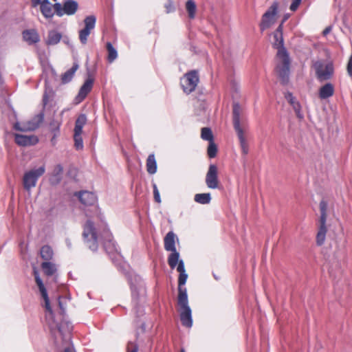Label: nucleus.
I'll return each mask as SVG.
<instances>
[{
  "label": "nucleus",
  "instance_id": "1",
  "mask_svg": "<svg viewBox=\"0 0 352 352\" xmlns=\"http://www.w3.org/2000/svg\"><path fill=\"white\" fill-rule=\"evenodd\" d=\"M131 293L133 310L137 318L144 314L146 298V284L143 278L133 271L125 272Z\"/></svg>",
  "mask_w": 352,
  "mask_h": 352
},
{
  "label": "nucleus",
  "instance_id": "2",
  "mask_svg": "<svg viewBox=\"0 0 352 352\" xmlns=\"http://www.w3.org/2000/svg\"><path fill=\"white\" fill-rule=\"evenodd\" d=\"M188 277L186 271L179 273L177 303L180 307L179 318L182 326L191 328L193 324L192 309L189 306L187 289L185 287Z\"/></svg>",
  "mask_w": 352,
  "mask_h": 352
},
{
  "label": "nucleus",
  "instance_id": "3",
  "mask_svg": "<svg viewBox=\"0 0 352 352\" xmlns=\"http://www.w3.org/2000/svg\"><path fill=\"white\" fill-rule=\"evenodd\" d=\"M278 35L273 33L274 41L272 45L274 49L277 50V58L281 60V63L276 65V70L280 84L285 86L289 82L291 60L289 54L284 45V38H283V44L281 45Z\"/></svg>",
  "mask_w": 352,
  "mask_h": 352
},
{
  "label": "nucleus",
  "instance_id": "4",
  "mask_svg": "<svg viewBox=\"0 0 352 352\" xmlns=\"http://www.w3.org/2000/svg\"><path fill=\"white\" fill-rule=\"evenodd\" d=\"M99 237L102 241L105 252L113 264L119 270L124 271L125 263L123 261V256L116 242L113 240V235L107 225L104 226L102 232L100 233Z\"/></svg>",
  "mask_w": 352,
  "mask_h": 352
},
{
  "label": "nucleus",
  "instance_id": "5",
  "mask_svg": "<svg viewBox=\"0 0 352 352\" xmlns=\"http://www.w3.org/2000/svg\"><path fill=\"white\" fill-rule=\"evenodd\" d=\"M54 91L52 87L48 84L47 80H45V91L43 96V109L39 113L36 115L30 121L28 122V127H22L20 123L16 122L14 125V129L20 131H26L28 130H35L38 128L40 124L43 122L45 118V111L47 108L50 100H52L54 96Z\"/></svg>",
  "mask_w": 352,
  "mask_h": 352
},
{
  "label": "nucleus",
  "instance_id": "6",
  "mask_svg": "<svg viewBox=\"0 0 352 352\" xmlns=\"http://www.w3.org/2000/svg\"><path fill=\"white\" fill-rule=\"evenodd\" d=\"M242 108L239 102L232 103V123L234 129L238 137L243 155H246L249 153L248 141L244 135V131L241 126V114Z\"/></svg>",
  "mask_w": 352,
  "mask_h": 352
},
{
  "label": "nucleus",
  "instance_id": "7",
  "mask_svg": "<svg viewBox=\"0 0 352 352\" xmlns=\"http://www.w3.org/2000/svg\"><path fill=\"white\" fill-rule=\"evenodd\" d=\"M82 236L89 249L96 252L98 248V235L94 223L91 219H88L84 225Z\"/></svg>",
  "mask_w": 352,
  "mask_h": 352
},
{
  "label": "nucleus",
  "instance_id": "8",
  "mask_svg": "<svg viewBox=\"0 0 352 352\" xmlns=\"http://www.w3.org/2000/svg\"><path fill=\"white\" fill-rule=\"evenodd\" d=\"M320 210V226L316 235V244L321 246L324 244L327 228L326 226L327 221V203L324 200H322L319 204Z\"/></svg>",
  "mask_w": 352,
  "mask_h": 352
},
{
  "label": "nucleus",
  "instance_id": "9",
  "mask_svg": "<svg viewBox=\"0 0 352 352\" xmlns=\"http://www.w3.org/2000/svg\"><path fill=\"white\" fill-rule=\"evenodd\" d=\"M45 172L44 165L37 168L31 169L24 173L23 178V184L25 190L29 191L31 188L36 186L38 178Z\"/></svg>",
  "mask_w": 352,
  "mask_h": 352
},
{
  "label": "nucleus",
  "instance_id": "10",
  "mask_svg": "<svg viewBox=\"0 0 352 352\" xmlns=\"http://www.w3.org/2000/svg\"><path fill=\"white\" fill-rule=\"evenodd\" d=\"M199 82L198 72L197 70H190L186 73L181 78L180 85L183 91L186 94H190L195 90Z\"/></svg>",
  "mask_w": 352,
  "mask_h": 352
},
{
  "label": "nucleus",
  "instance_id": "11",
  "mask_svg": "<svg viewBox=\"0 0 352 352\" xmlns=\"http://www.w3.org/2000/svg\"><path fill=\"white\" fill-rule=\"evenodd\" d=\"M316 76L320 82L330 80L334 73V66L331 61L328 62L325 65L320 60L314 63Z\"/></svg>",
  "mask_w": 352,
  "mask_h": 352
},
{
  "label": "nucleus",
  "instance_id": "12",
  "mask_svg": "<svg viewBox=\"0 0 352 352\" xmlns=\"http://www.w3.org/2000/svg\"><path fill=\"white\" fill-rule=\"evenodd\" d=\"M179 241L177 236L174 233L173 231H169L164 239V249L170 252L169 254V261L170 263H176L177 258L180 257L179 252H177L175 246V241Z\"/></svg>",
  "mask_w": 352,
  "mask_h": 352
},
{
  "label": "nucleus",
  "instance_id": "13",
  "mask_svg": "<svg viewBox=\"0 0 352 352\" xmlns=\"http://www.w3.org/2000/svg\"><path fill=\"white\" fill-rule=\"evenodd\" d=\"M78 8V3L76 0H64L63 4L59 2L55 3V13L59 17L64 14L74 15Z\"/></svg>",
  "mask_w": 352,
  "mask_h": 352
},
{
  "label": "nucleus",
  "instance_id": "14",
  "mask_svg": "<svg viewBox=\"0 0 352 352\" xmlns=\"http://www.w3.org/2000/svg\"><path fill=\"white\" fill-rule=\"evenodd\" d=\"M278 3L276 1L273 2L271 6L263 14L259 28L261 33L270 28L274 23V18L278 12Z\"/></svg>",
  "mask_w": 352,
  "mask_h": 352
},
{
  "label": "nucleus",
  "instance_id": "15",
  "mask_svg": "<svg viewBox=\"0 0 352 352\" xmlns=\"http://www.w3.org/2000/svg\"><path fill=\"white\" fill-rule=\"evenodd\" d=\"M88 78L85 80L82 85L80 87L77 96L74 98L76 104H79L83 101L88 94L91 91L94 85V78L91 77L89 69L87 68Z\"/></svg>",
  "mask_w": 352,
  "mask_h": 352
},
{
  "label": "nucleus",
  "instance_id": "16",
  "mask_svg": "<svg viewBox=\"0 0 352 352\" xmlns=\"http://www.w3.org/2000/svg\"><path fill=\"white\" fill-rule=\"evenodd\" d=\"M34 276L36 283V285L38 287L39 292L41 293V295L44 300L45 307L47 311H48L49 314L52 316L53 310L50 306V298L48 296L47 289L45 287L43 280L40 277L39 272L36 270H34Z\"/></svg>",
  "mask_w": 352,
  "mask_h": 352
},
{
  "label": "nucleus",
  "instance_id": "17",
  "mask_svg": "<svg viewBox=\"0 0 352 352\" xmlns=\"http://www.w3.org/2000/svg\"><path fill=\"white\" fill-rule=\"evenodd\" d=\"M34 276L36 283V285L38 287L39 292L41 293V295L44 300L45 307L47 311H48L49 314L52 316L53 310L50 306V298L48 296L47 289L45 287L43 280L40 277L39 272L36 270H34Z\"/></svg>",
  "mask_w": 352,
  "mask_h": 352
},
{
  "label": "nucleus",
  "instance_id": "18",
  "mask_svg": "<svg viewBox=\"0 0 352 352\" xmlns=\"http://www.w3.org/2000/svg\"><path fill=\"white\" fill-rule=\"evenodd\" d=\"M206 184L209 188L216 189L218 188V169L215 164H210L206 175Z\"/></svg>",
  "mask_w": 352,
  "mask_h": 352
},
{
  "label": "nucleus",
  "instance_id": "19",
  "mask_svg": "<svg viewBox=\"0 0 352 352\" xmlns=\"http://www.w3.org/2000/svg\"><path fill=\"white\" fill-rule=\"evenodd\" d=\"M14 141L19 146H28L36 145L38 142V138L34 135H26L16 133Z\"/></svg>",
  "mask_w": 352,
  "mask_h": 352
},
{
  "label": "nucleus",
  "instance_id": "20",
  "mask_svg": "<svg viewBox=\"0 0 352 352\" xmlns=\"http://www.w3.org/2000/svg\"><path fill=\"white\" fill-rule=\"evenodd\" d=\"M79 201L85 206H93L97 202L98 198L94 192L87 190H80L75 193Z\"/></svg>",
  "mask_w": 352,
  "mask_h": 352
},
{
  "label": "nucleus",
  "instance_id": "21",
  "mask_svg": "<svg viewBox=\"0 0 352 352\" xmlns=\"http://www.w3.org/2000/svg\"><path fill=\"white\" fill-rule=\"evenodd\" d=\"M285 98L292 107L297 118L300 120L303 119L304 116L301 112V105L300 102L296 100V98L293 96L292 93L287 91L285 94Z\"/></svg>",
  "mask_w": 352,
  "mask_h": 352
},
{
  "label": "nucleus",
  "instance_id": "22",
  "mask_svg": "<svg viewBox=\"0 0 352 352\" xmlns=\"http://www.w3.org/2000/svg\"><path fill=\"white\" fill-rule=\"evenodd\" d=\"M63 166L60 164H56L50 177V184L52 185H58L60 184L63 179Z\"/></svg>",
  "mask_w": 352,
  "mask_h": 352
},
{
  "label": "nucleus",
  "instance_id": "23",
  "mask_svg": "<svg viewBox=\"0 0 352 352\" xmlns=\"http://www.w3.org/2000/svg\"><path fill=\"white\" fill-rule=\"evenodd\" d=\"M58 306L60 307V315L61 316V319L60 321H56L55 320H54L53 322L54 323V326L52 324H50V332L52 333V336L54 338V342L56 344H58V340H57V337H56V324L58 322H61L63 320H66V321H68L66 318H65V307H63V303L60 300V296L58 297Z\"/></svg>",
  "mask_w": 352,
  "mask_h": 352
},
{
  "label": "nucleus",
  "instance_id": "24",
  "mask_svg": "<svg viewBox=\"0 0 352 352\" xmlns=\"http://www.w3.org/2000/svg\"><path fill=\"white\" fill-rule=\"evenodd\" d=\"M63 35L56 30H51L48 31L47 37L45 43L48 46L57 45L61 40Z\"/></svg>",
  "mask_w": 352,
  "mask_h": 352
},
{
  "label": "nucleus",
  "instance_id": "25",
  "mask_svg": "<svg viewBox=\"0 0 352 352\" xmlns=\"http://www.w3.org/2000/svg\"><path fill=\"white\" fill-rule=\"evenodd\" d=\"M23 38L29 45L35 44L40 41L38 32L34 29L24 30L23 32Z\"/></svg>",
  "mask_w": 352,
  "mask_h": 352
},
{
  "label": "nucleus",
  "instance_id": "26",
  "mask_svg": "<svg viewBox=\"0 0 352 352\" xmlns=\"http://www.w3.org/2000/svg\"><path fill=\"white\" fill-rule=\"evenodd\" d=\"M79 68V63L78 60L74 62L72 67L67 70L64 74L61 76V82L62 84H67L72 81L74 78V76L76 72Z\"/></svg>",
  "mask_w": 352,
  "mask_h": 352
},
{
  "label": "nucleus",
  "instance_id": "27",
  "mask_svg": "<svg viewBox=\"0 0 352 352\" xmlns=\"http://www.w3.org/2000/svg\"><path fill=\"white\" fill-rule=\"evenodd\" d=\"M334 94V87L332 83L327 82L319 89V98L322 100L331 97Z\"/></svg>",
  "mask_w": 352,
  "mask_h": 352
},
{
  "label": "nucleus",
  "instance_id": "28",
  "mask_svg": "<svg viewBox=\"0 0 352 352\" xmlns=\"http://www.w3.org/2000/svg\"><path fill=\"white\" fill-rule=\"evenodd\" d=\"M56 110H54L52 116L50 118L48 123L49 130L51 133H60V126L62 124L61 119L55 118Z\"/></svg>",
  "mask_w": 352,
  "mask_h": 352
},
{
  "label": "nucleus",
  "instance_id": "29",
  "mask_svg": "<svg viewBox=\"0 0 352 352\" xmlns=\"http://www.w3.org/2000/svg\"><path fill=\"white\" fill-rule=\"evenodd\" d=\"M157 165L155 160V154L151 153L146 160V170L151 174L153 175L157 172Z\"/></svg>",
  "mask_w": 352,
  "mask_h": 352
},
{
  "label": "nucleus",
  "instance_id": "30",
  "mask_svg": "<svg viewBox=\"0 0 352 352\" xmlns=\"http://www.w3.org/2000/svg\"><path fill=\"white\" fill-rule=\"evenodd\" d=\"M212 199L211 195L210 192L207 193H197L194 197V200L195 202L206 205L210 203Z\"/></svg>",
  "mask_w": 352,
  "mask_h": 352
},
{
  "label": "nucleus",
  "instance_id": "31",
  "mask_svg": "<svg viewBox=\"0 0 352 352\" xmlns=\"http://www.w3.org/2000/svg\"><path fill=\"white\" fill-rule=\"evenodd\" d=\"M41 267L43 272L48 276H52L56 272V265L49 261L43 262Z\"/></svg>",
  "mask_w": 352,
  "mask_h": 352
},
{
  "label": "nucleus",
  "instance_id": "32",
  "mask_svg": "<svg viewBox=\"0 0 352 352\" xmlns=\"http://www.w3.org/2000/svg\"><path fill=\"white\" fill-rule=\"evenodd\" d=\"M41 14L46 19H52L55 13V3L40 8Z\"/></svg>",
  "mask_w": 352,
  "mask_h": 352
},
{
  "label": "nucleus",
  "instance_id": "33",
  "mask_svg": "<svg viewBox=\"0 0 352 352\" xmlns=\"http://www.w3.org/2000/svg\"><path fill=\"white\" fill-rule=\"evenodd\" d=\"M107 50L108 52L107 60L109 63L113 62L118 57L117 50L113 46L111 42H107L106 44Z\"/></svg>",
  "mask_w": 352,
  "mask_h": 352
},
{
  "label": "nucleus",
  "instance_id": "34",
  "mask_svg": "<svg viewBox=\"0 0 352 352\" xmlns=\"http://www.w3.org/2000/svg\"><path fill=\"white\" fill-rule=\"evenodd\" d=\"M41 256L47 261L51 260L53 256V250L50 245H45L41 248Z\"/></svg>",
  "mask_w": 352,
  "mask_h": 352
},
{
  "label": "nucleus",
  "instance_id": "35",
  "mask_svg": "<svg viewBox=\"0 0 352 352\" xmlns=\"http://www.w3.org/2000/svg\"><path fill=\"white\" fill-rule=\"evenodd\" d=\"M186 9L188 13L189 18L194 19L197 9L195 2L193 0H188L186 3Z\"/></svg>",
  "mask_w": 352,
  "mask_h": 352
},
{
  "label": "nucleus",
  "instance_id": "36",
  "mask_svg": "<svg viewBox=\"0 0 352 352\" xmlns=\"http://www.w3.org/2000/svg\"><path fill=\"white\" fill-rule=\"evenodd\" d=\"M168 263L171 269L177 267V271L180 273L186 272L184 262L182 259L177 258V262L170 263L169 261V257H168Z\"/></svg>",
  "mask_w": 352,
  "mask_h": 352
},
{
  "label": "nucleus",
  "instance_id": "37",
  "mask_svg": "<svg viewBox=\"0 0 352 352\" xmlns=\"http://www.w3.org/2000/svg\"><path fill=\"white\" fill-rule=\"evenodd\" d=\"M85 27L89 30L94 29L96 23V17L95 15H89L84 19Z\"/></svg>",
  "mask_w": 352,
  "mask_h": 352
},
{
  "label": "nucleus",
  "instance_id": "38",
  "mask_svg": "<svg viewBox=\"0 0 352 352\" xmlns=\"http://www.w3.org/2000/svg\"><path fill=\"white\" fill-rule=\"evenodd\" d=\"M201 137L203 140H207L209 142L214 141L212 131L209 127H204L201 129Z\"/></svg>",
  "mask_w": 352,
  "mask_h": 352
},
{
  "label": "nucleus",
  "instance_id": "39",
  "mask_svg": "<svg viewBox=\"0 0 352 352\" xmlns=\"http://www.w3.org/2000/svg\"><path fill=\"white\" fill-rule=\"evenodd\" d=\"M218 151L217 146L214 141L209 142L207 153L209 158H214L216 157Z\"/></svg>",
  "mask_w": 352,
  "mask_h": 352
},
{
  "label": "nucleus",
  "instance_id": "40",
  "mask_svg": "<svg viewBox=\"0 0 352 352\" xmlns=\"http://www.w3.org/2000/svg\"><path fill=\"white\" fill-rule=\"evenodd\" d=\"M91 30H89L86 28L80 30L79 31V39L82 44H86L87 42V38L91 33Z\"/></svg>",
  "mask_w": 352,
  "mask_h": 352
},
{
  "label": "nucleus",
  "instance_id": "41",
  "mask_svg": "<svg viewBox=\"0 0 352 352\" xmlns=\"http://www.w3.org/2000/svg\"><path fill=\"white\" fill-rule=\"evenodd\" d=\"M74 146L76 150H82L83 148V140L81 135H74Z\"/></svg>",
  "mask_w": 352,
  "mask_h": 352
},
{
  "label": "nucleus",
  "instance_id": "42",
  "mask_svg": "<svg viewBox=\"0 0 352 352\" xmlns=\"http://www.w3.org/2000/svg\"><path fill=\"white\" fill-rule=\"evenodd\" d=\"M164 8L166 9V14L172 13L175 11V7L173 0H167L164 4Z\"/></svg>",
  "mask_w": 352,
  "mask_h": 352
},
{
  "label": "nucleus",
  "instance_id": "43",
  "mask_svg": "<svg viewBox=\"0 0 352 352\" xmlns=\"http://www.w3.org/2000/svg\"><path fill=\"white\" fill-rule=\"evenodd\" d=\"M154 199L157 203H161V197L156 184H153Z\"/></svg>",
  "mask_w": 352,
  "mask_h": 352
},
{
  "label": "nucleus",
  "instance_id": "44",
  "mask_svg": "<svg viewBox=\"0 0 352 352\" xmlns=\"http://www.w3.org/2000/svg\"><path fill=\"white\" fill-rule=\"evenodd\" d=\"M87 122V117L85 114H80L75 122V125H80L81 126H84Z\"/></svg>",
  "mask_w": 352,
  "mask_h": 352
},
{
  "label": "nucleus",
  "instance_id": "45",
  "mask_svg": "<svg viewBox=\"0 0 352 352\" xmlns=\"http://www.w3.org/2000/svg\"><path fill=\"white\" fill-rule=\"evenodd\" d=\"M283 24L280 23L278 26L277 27L276 30L274 33L279 34V38L280 39V44H283Z\"/></svg>",
  "mask_w": 352,
  "mask_h": 352
},
{
  "label": "nucleus",
  "instance_id": "46",
  "mask_svg": "<svg viewBox=\"0 0 352 352\" xmlns=\"http://www.w3.org/2000/svg\"><path fill=\"white\" fill-rule=\"evenodd\" d=\"M347 74L350 77H352V54L349 56V59L346 65Z\"/></svg>",
  "mask_w": 352,
  "mask_h": 352
},
{
  "label": "nucleus",
  "instance_id": "47",
  "mask_svg": "<svg viewBox=\"0 0 352 352\" xmlns=\"http://www.w3.org/2000/svg\"><path fill=\"white\" fill-rule=\"evenodd\" d=\"M300 3L301 2L298 0H293L289 7L290 10L293 12H295L298 9Z\"/></svg>",
  "mask_w": 352,
  "mask_h": 352
},
{
  "label": "nucleus",
  "instance_id": "48",
  "mask_svg": "<svg viewBox=\"0 0 352 352\" xmlns=\"http://www.w3.org/2000/svg\"><path fill=\"white\" fill-rule=\"evenodd\" d=\"M6 27V20L3 16H0V34H2L4 32L5 29Z\"/></svg>",
  "mask_w": 352,
  "mask_h": 352
},
{
  "label": "nucleus",
  "instance_id": "49",
  "mask_svg": "<svg viewBox=\"0 0 352 352\" xmlns=\"http://www.w3.org/2000/svg\"><path fill=\"white\" fill-rule=\"evenodd\" d=\"M83 126L80 125H75L74 126V135H81Z\"/></svg>",
  "mask_w": 352,
  "mask_h": 352
},
{
  "label": "nucleus",
  "instance_id": "50",
  "mask_svg": "<svg viewBox=\"0 0 352 352\" xmlns=\"http://www.w3.org/2000/svg\"><path fill=\"white\" fill-rule=\"evenodd\" d=\"M52 133V137L50 140V142H51L52 144L54 146L57 142L56 138L58 136H59L60 133Z\"/></svg>",
  "mask_w": 352,
  "mask_h": 352
},
{
  "label": "nucleus",
  "instance_id": "51",
  "mask_svg": "<svg viewBox=\"0 0 352 352\" xmlns=\"http://www.w3.org/2000/svg\"><path fill=\"white\" fill-rule=\"evenodd\" d=\"M61 39L65 45H68L70 47H72V45L71 43L70 39L67 36H63Z\"/></svg>",
  "mask_w": 352,
  "mask_h": 352
},
{
  "label": "nucleus",
  "instance_id": "52",
  "mask_svg": "<svg viewBox=\"0 0 352 352\" xmlns=\"http://www.w3.org/2000/svg\"><path fill=\"white\" fill-rule=\"evenodd\" d=\"M40 8H43L47 6L52 5L50 0H41V3L38 4Z\"/></svg>",
  "mask_w": 352,
  "mask_h": 352
},
{
  "label": "nucleus",
  "instance_id": "53",
  "mask_svg": "<svg viewBox=\"0 0 352 352\" xmlns=\"http://www.w3.org/2000/svg\"><path fill=\"white\" fill-rule=\"evenodd\" d=\"M290 16V14L289 13H286L283 15V19H282V21L280 23H282V24H284V23H285L287 19L289 18Z\"/></svg>",
  "mask_w": 352,
  "mask_h": 352
},
{
  "label": "nucleus",
  "instance_id": "54",
  "mask_svg": "<svg viewBox=\"0 0 352 352\" xmlns=\"http://www.w3.org/2000/svg\"><path fill=\"white\" fill-rule=\"evenodd\" d=\"M32 5L33 7H36L39 3H41V0H31Z\"/></svg>",
  "mask_w": 352,
  "mask_h": 352
},
{
  "label": "nucleus",
  "instance_id": "55",
  "mask_svg": "<svg viewBox=\"0 0 352 352\" xmlns=\"http://www.w3.org/2000/svg\"><path fill=\"white\" fill-rule=\"evenodd\" d=\"M331 30V26H328L324 30H323V35L326 36L327 34H328L330 31Z\"/></svg>",
  "mask_w": 352,
  "mask_h": 352
},
{
  "label": "nucleus",
  "instance_id": "56",
  "mask_svg": "<svg viewBox=\"0 0 352 352\" xmlns=\"http://www.w3.org/2000/svg\"><path fill=\"white\" fill-rule=\"evenodd\" d=\"M65 243H66L67 247L69 249L72 248V242H71V241L69 239H66Z\"/></svg>",
  "mask_w": 352,
  "mask_h": 352
},
{
  "label": "nucleus",
  "instance_id": "57",
  "mask_svg": "<svg viewBox=\"0 0 352 352\" xmlns=\"http://www.w3.org/2000/svg\"><path fill=\"white\" fill-rule=\"evenodd\" d=\"M213 274V277L216 280H220V277L219 276H217L214 273L212 274Z\"/></svg>",
  "mask_w": 352,
  "mask_h": 352
},
{
  "label": "nucleus",
  "instance_id": "58",
  "mask_svg": "<svg viewBox=\"0 0 352 352\" xmlns=\"http://www.w3.org/2000/svg\"><path fill=\"white\" fill-rule=\"evenodd\" d=\"M180 352H186L185 349L184 348H182L180 349Z\"/></svg>",
  "mask_w": 352,
  "mask_h": 352
},
{
  "label": "nucleus",
  "instance_id": "59",
  "mask_svg": "<svg viewBox=\"0 0 352 352\" xmlns=\"http://www.w3.org/2000/svg\"><path fill=\"white\" fill-rule=\"evenodd\" d=\"M198 99L200 100H203V98L201 96H198Z\"/></svg>",
  "mask_w": 352,
  "mask_h": 352
},
{
  "label": "nucleus",
  "instance_id": "60",
  "mask_svg": "<svg viewBox=\"0 0 352 352\" xmlns=\"http://www.w3.org/2000/svg\"><path fill=\"white\" fill-rule=\"evenodd\" d=\"M64 112H65V110H63V111H61V113H60V115L62 116V115L64 113Z\"/></svg>",
  "mask_w": 352,
  "mask_h": 352
}]
</instances>
